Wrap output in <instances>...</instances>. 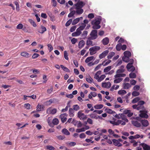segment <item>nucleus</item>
I'll use <instances>...</instances> for the list:
<instances>
[{
  "mask_svg": "<svg viewBox=\"0 0 150 150\" xmlns=\"http://www.w3.org/2000/svg\"><path fill=\"white\" fill-rule=\"evenodd\" d=\"M101 19H99L98 20H94L91 22V23L93 25L92 28L95 30L100 29L101 26L99 25L101 21Z\"/></svg>",
  "mask_w": 150,
  "mask_h": 150,
  "instance_id": "1",
  "label": "nucleus"
},
{
  "mask_svg": "<svg viewBox=\"0 0 150 150\" xmlns=\"http://www.w3.org/2000/svg\"><path fill=\"white\" fill-rule=\"evenodd\" d=\"M89 35L90 39L94 40L96 39L98 37L97 30L95 29L92 30Z\"/></svg>",
  "mask_w": 150,
  "mask_h": 150,
  "instance_id": "2",
  "label": "nucleus"
},
{
  "mask_svg": "<svg viewBox=\"0 0 150 150\" xmlns=\"http://www.w3.org/2000/svg\"><path fill=\"white\" fill-rule=\"evenodd\" d=\"M139 112L140 113L139 115V116L142 117L147 119L148 117V115L147 114L148 113V111L146 110H140Z\"/></svg>",
  "mask_w": 150,
  "mask_h": 150,
  "instance_id": "3",
  "label": "nucleus"
},
{
  "mask_svg": "<svg viewBox=\"0 0 150 150\" xmlns=\"http://www.w3.org/2000/svg\"><path fill=\"white\" fill-rule=\"evenodd\" d=\"M82 111H79L77 113L78 117L80 120H84L87 118L86 115H85L83 113H81Z\"/></svg>",
  "mask_w": 150,
  "mask_h": 150,
  "instance_id": "4",
  "label": "nucleus"
},
{
  "mask_svg": "<svg viewBox=\"0 0 150 150\" xmlns=\"http://www.w3.org/2000/svg\"><path fill=\"white\" fill-rule=\"evenodd\" d=\"M85 5V4L83 1H80L75 5L76 6L75 9H78L79 8H81Z\"/></svg>",
  "mask_w": 150,
  "mask_h": 150,
  "instance_id": "5",
  "label": "nucleus"
},
{
  "mask_svg": "<svg viewBox=\"0 0 150 150\" xmlns=\"http://www.w3.org/2000/svg\"><path fill=\"white\" fill-rule=\"evenodd\" d=\"M57 111V110L55 108L52 110L50 108H49L47 110V112L48 114H51L54 115L56 113Z\"/></svg>",
  "mask_w": 150,
  "mask_h": 150,
  "instance_id": "6",
  "label": "nucleus"
},
{
  "mask_svg": "<svg viewBox=\"0 0 150 150\" xmlns=\"http://www.w3.org/2000/svg\"><path fill=\"white\" fill-rule=\"evenodd\" d=\"M130 64H127L126 66L127 70L129 71L133 72L135 70V68L132 65H130Z\"/></svg>",
  "mask_w": 150,
  "mask_h": 150,
  "instance_id": "7",
  "label": "nucleus"
},
{
  "mask_svg": "<svg viewBox=\"0 0 150 150\" xmlns=\"http://www.w3.org/2000/svg\"><path fill=\"white\" fill-rule=\"evenodd\" d=\"M37 30L38 32L40 33L43 34L46 31L47 29L45 27L41 25V28L37 29Z\"/></svg>",
  "mask_w": 150,
  "mask_h": 150,
  "instance_id": "8",
  "label": "nucleus"
},
{
  "mask_svg": "<svg viewBox=\"0 0 150 150\" xmlns=\"http://www.w3.org/2000/svg\"><path fill=\"white\" fill-rule=\"evenodd\" d=\"M109 52L108 50H106L104 51L99 55V58L101 59L105 57L108 54Z\"/></svg>",
  "mask_w": 150,
  "mask_h": 150,
  "instance_id": "9",
  "label": "nucleus"
},
{
  "mask_svg": "<svg viewBox=\"0 0 150 150\" xmlns=\"http://www.w3.org/2000/svg\"><path fill=\"white\" fill-rule=\"evenodd\" d=\"M111 84L110 82H103L102 86L103 88H109L111 86Z\"/></svg>",
  "mask_w": 150,
  "mask_h": 150,
  "instance_id": "10",
  "label": "nucleus"
},
{
  "mask_svg": "<svg viewBox=\"0 0 150 150\" xmlns=\"http://www.w3.org/2000/svg\"><path fill=\"white\" fill-rule=\"evenodd\" d=\"M144 150H150V146L144 143H142L140 144Z\"/></svg>",
  "mask_w": 150,
  "mask_h": 150,
  "instance_id": "11",
  "label": "nucleus"
},
{
  "mask_svg": "<svg viewBox=\"0 0 150 150\" xmlns=\"http://www.w3.org/2000/svg\"><path fill=\"white\" fill-rule=\"evenodd\" d=\"M101 42L104 45H107L109 42V39L108 37H105L102 40Z\"/></svg>",
  "mask_w": 150,
  "mask_h": 150,
  "instance_id": "12",
  "label": "nucleus"
},
{
  "mask_svg": "<svg viewBox=\"0 0 150 150\" xmlns=\"http://www.w3.org/2000/svg\"><path fill=\"white\" fill-rule=\"evenodd\" d=\"M132 123L134 126L137 127H139L141 126V124L137 120L132 121Z\"/></svg>",
  "mask_w": 150,
  "mask_h": 150,
  "instance_id": "13",
  "label": "nucleus"
},
{
  "mask_svg": "<svg viewBox=\"0 0 150 150\" xmlns=\"http://www.w3.org/2000/svg\"><path fill=\"white\" fill-rule=\"evenodd\" d=\"M112 142H113V144L115 146H117L119 147L122 146V144L120 143L117 140L113 139L112 140Z\"/></svg>",
  "mask_w": 150,
  "mask_h": 150,
  "instance_id": "14",
  "label": "nucleus"
},
{
  "mask_svg": "<svg viewBox=\"0 0 150 150\" xmlns=\"http://www.w3.org/2000/svg\"><path fill=\"white\" fill-rule=\"evenodd\" d=\"M21 55L22 56L28 58L30 57V55L29 54L26 52H23L21 53Z\"/></svg>",
  "mask_w": 150,
  "mask_h": 150,
  "instance_id": "15",
  "label": "nucleus"
},
{
  "mask_svg": "<svg viewBox=\"0 0 150 150\" xmlns=\"http://www.w3.org/2000/svg\"><path fill=\"white\" fill-rule=\"evenodd\" d=\"M85 44V42L83 40L80 41L79 43V48L80 49L82 48L84 45Z\"/></svg>",
  "mask_w": 150,
  "mask_h": 150,
  "instance_id": "16",
  "label": "nucleus"
},
{
  "mask_svg": "<svg viewBox=\"0 0 150 150\" xmlns=\"http://www.w3.org/2000/svg\"><path fill=\"white\" fill-rule=\"evenodd\" d=\"M123 88L125 89H128L131 87V85L128 83H123Z\"/></svg>",
  "mask_w": 150,
  "mask_h": 150,
  "instance_id": "17",
  "label": "nucleus"
},
{
  "mask_svg": "<svg viewBox=\"0 0 150 150\" xmlns=\"http://www.w3.org/2000/svg\"><path fill=\"white\" fill-rule=\"evenodd\" d=\"M142 125L143 126L146 127L149 125V123L148 121L146 120H142L141 121Z\"/></svg>",
  "mask_w": 150,
  "mask_h": 150,
  "instance_id": "18",
  "label": "nucleus"
},
{
  "mask_svg": "<svg viewBox=\"0 0 150 150\" xmlns=\"http://www.w3.org/2000/svg\"><path fill=\"white\" fill-rule=\"evenodd\" d=\"M92 40H94L91 39L90 38L88 37L87 40L86 41V44L87 45H91L93 46V42Z\"/></svg>",
  "mask_w": 150,
  "mask_h": 150,
  "instance_id": "19",
  "label": "nucleus"
},
{
  "mask_svg": "<svg viewBox=\"0 0 150 150\" xmlns=\"http://www.w3.org/2000/svg\"><path fill=\"white\" fill-rule=\"evenodd\" d=\"M126 76V74H125L117 73V74L114 76V77L115 78L125 77Z\"/></svg>",
  "mask_w": 150,
  "mask_h": 150,
  "instance_id": "20",
  "label": "nucleus"
},
{
  "mask_svg": "<svg viewBox=\"0 0 150 150\" xmlns=\"http://www.w3.org/2000/svg\"><path fill=\"white\" fill-rule=\"evenodd\" d=\"M111 60H106L105 61H104L102 63V64L104 66H106L109 63H110L111 62Z\"/></svg>",
  "mask_w": 150,
  "mask_h": 150,
  "instance_id": "21",
  "label": "nucleus"
},
{
  "mask_svg": "<svg viewBox=\"0 0 150 150\" xmlns=\"http://www.w3.org/2000/svg\"><path fill=\"white\" fill-rule=\"evenodd\" d=\"M88 34V31H84L83 33L81 35V36L82 39H85L86 38V37Z\"/></svg>",
  "mask_w": 150,
  "mask_h": 150,
  "instance_id": "22",
  "label": "nucleus"
},
{
  "mask_svg": "<svg viewBox=\"0 0 150 150\" xmlns=\"http://www.w3.org/2000/svg\"><path fill=\"white\" fill-rule=\"evenodd\" d=\"M124 56L129 57H130L131 55V52L129 51H125L124 52Z\"/></svg>",
  "mask_w": 150,
  "mask_h": 150,
  "instance_id": "23",
  "label": "nucleus"
},
{
  "mask_svg": "<svg viewBox=\"0 0 150 150\" xmlns=\"http://www.w3.org/2000/svg\"><path fill=\"white\" fill-rule=\"evenodd\" d=\"M62 132L64 134L68 135L70 134V132L66 128H64L62 130Z\"/></svg>",
  "mask_w": 150,
  "mask_h": 150,
  "instance_id": "24",
  "label": "nucleus"
},
{
  "mask_svg": "<svg viewBox=\"0 0 150 150\" xmlns=\"http://www.w3.org/2000/svg\"><path fill=\"white\" fill-rule=\"evenodd\" d=\"M89 50L90 51V54L91 55H93L96 53V52L95 51L93 47L90 48Z\"/></svg>",
  "mask_w": 150,
  "mask_h": 150,
  "instance_id": "25",
  "label": "nucleus"
},
{
  "mask_svg": "<svg viewBox=\"0 0 150 150\" xmlns=\"http://www.w3.org/2000/svg\"><path fill=\"white\" fill-rule=\"evenodd\" d=\"M80 21V18H77L74 19L72 21L71 23L72 25H75L77 23Z\"/></svg>",
  "mask_w": 150,
  "mask_h": 150,
  "instance_id": "26",
  "label": "nucleus"
},
{
  "mask_svg": "<svg viewBox=\"0 0 150 150\" xmlns=\"http://www.w3.org/2000/svg\"><path fill=\"white\" fill-rule=\"evenodd\" d=\"M74 109L72 108H70L69 110V115L70 117H73L74 116Z\"/></svg>",
  "mask_w": 150,
  "mask_h": 150,
  "instance_id": "27",
  "label": "nucleus"
},
{
  "mask_svg": "<svg viewBox=\"0 0 150 150\" xmlns=\"http://www.w3.org/2000/svg\"><path fill=\"white\" fill-rule=\"evenodd\" d=\"M44 107L43 105H38L37 107V110L38 111H41L43 109Z\"/></svg>",
  "mask_w": 150,
  "mask_h": 150,
  "instance_id": "28",
  "label": "nucleus"
},
{
  "mask_svg": "<svg viewBox=\"0 0 150 150\" xmlns=\"http://www.w3.org/2000/svg\"><path fill=\"white\" fill-rule=\"evenodd\" d=\"M83 12V10L82 8H79L78 9H76L75 11L76 14L78 15H80L82 14Z\"/></svg>",
  "mask_w": 150,
  "mask_h": 150,
  "instance_id": "29",
  "label": "nucleus"
},
{
  "mask_svg": "<svg viewBox=\"0 0 150 150\" xmlns=\"http://www.w3.org/2000/svg\"><path fill=\"white\" fill-rule=\"evenodd\" d=\"M103 106L102 104H97L94 106L95 108L97 109H100L103 108Z\"/></svg>",
  "mask_w": 150,
  "mask_h": 150,
  "instance_id": "30",
  "label": "nucleus"
},
{
  "mask_svg": "<svg viewBox=\"0 0 150 150\" xmlns=\"http://www.w3.org/2000/svg\"><path fill=\"white\" fill-rule=\"evenodd\" d=\"M94 58L93 56H91L87 57L85 60V62L86 63H88L89 62L92 60Z\"/></svg>",
  "mask_w": 150,
  "mask_h": 150,
  "instance_id": "31",
  "label": "nucleus"
},
{
  "mask_svg": "<svg viewBox=\"0 0 150 150\" xmlns=\"http://www.w3.org/2000/svg\"><path fill=\"white\" fill-rule=\"evenodd\" d=\"M122 80L123 79L121 78L116 79L114 80V83H118L121 82Z\"/></svg>",
  "mask_w": 150,
  "mask_h": 150,
  "instance_id": "32",
  "label": "nucleus"
},
{
  "mask_svg": "<svg viewBox=\"0 0 150 150\" xmlns=\"http://www.w3.org/2000/svg\"><path fill=\"white\" fill-rule=\"evenodd\" d=\"M52 122L53 125H58L59 122L57 118L54 119L52 121Z\"/></svg>",
  "mask_w": 150,
  "mask_h": 150,
  "instance_id": "33",
  "label": "nucleus"
},
{
  "mask_svg": "<svg viewBox=\"0 0 150 150\" xmlns=\"http://www.w3.org/2000/svg\"><path fill=\"white\" fill-rule=\"evenodd\" d=\"M72 107L74 110L76 111H78L80 109L79 106L77 104L74 105Z\"/></svg>",
  "mask_w": 150,
  "mask_h": 150,
  "instance_id": "34",
  "label": "nucleus"
},
{
  "mask_svg": "<svg viewBox=\"0 0 150 150\" xmlns=\"http://www.w3.org/2000/svg\"><path fill=\"white\" fill-rule=\"evenodd\" d=\"M29 22L33 26L35 27H36L37 25L35 22L31 19H29L28 20Z\"/></svg>",
  "mask_w": 150,
  "mask_h": 150,
  "instance_id": "35",
  "label": "nucleus"
},
{
  "mask_svg": "<svg viewBox=\"0 0 150 150\" xmlns=\"http://www.w3.org/2000/svg\"><path fill=\"white\" fill-rule=\"evenodd\" d=\"M70 102H69L67 103V105L66 106L65 108L64 109H63L62 110V112H64L67 111L68 110V108L70 107V105H69Z\"/></svg>",
  "mask_w": 150,
  "mask_h": 150,
  "instance_id": "36",
  "label": "nucleus"
},
{
  "mask_svg": "<svg viewBox=\"0 0 150 150\" xmlns=\"http://www.w3.org/2000/svg\"><path fill=\"white\" fill-rule=\"evenodd\" d=\"M89 115L90 117L92 118L97 119V115L96 114L92 113Z\"/></svg>",
  "mask_w": 150,
  "mask_h": 150,
  "instance_id": "37",
  "label": "nucleus"
},
{
  "mask_svg": "<svg viewBox=\"0 0 150 150\" xmlns=\"http://www.w3.org/2000/svg\"><path fill=\"white\" fill-rule=\"evenodd\" d=\"M139 93L137 91H133L132 93V95L133 96H137L139 95Z\"/></svg>",
  "mask_w": 150,
  "mask_h": 150,
  "instance_id": "38",
  "label": "nucleus"
},
{
  "mask_svg": "<svg viewBox=\"0 0 150 150\" xmlns=\"http://www.w3.org/2000/svg\"><path fill=\"white\" fill-rule=\"evenodd\" d=\"M140 100V98L137 97L134 98L132 101V103H135L137 102H138L139 100Z\"/></svg>",
  "mask_w": 150,
  "mask_h": 150,
  "instance_id": "39",
  "label": "nucleus"
},
{
  "mask_svg": "<svg viewBox=\"0 0 150 150\" xmlns=\"http://www.w3.org/2000/svg\"><path fill=\"white\" fill-rule=\"evenodd\" d=\"M60 67L64 71L67 72H69L70 71V70L68 68L64 67L63 65H61Z\"/></svg>",
  "mask_w": 150,
  "mask_h": 150,
  "instance_id": "40",
  "label": "nucleus"
},
{
  "mask_svg": "<svg viewBox=\"0 0 150 150\" xmlns=\"http://www.w3.org/2000/svg\"><path fill=\"white\" fill-rule=\"evenodd\" d=\"M129 57H126L125 56L123 57L122 58V60L124 61L126 63H127L129 62Z\"/></svg>",
  "mask_w": 150,
  "mask_h": 150,
  "instance_id": "41",
  "label": "nucleus"
},
{
  "mask_svg": "<svg viewBox=\"0 0 150 150\" xmlns=\"http://www.w3.org/2000/svg\"><path fill=\"white\" fill-rule=\"evenodd\" d=\"M112 68L111 66H109L105 68L103 70L104 72H106L109 71Z\"/></svg>",
  "mask_w": 150,
  "mask_h": 150,
  "instance_id": "42",
  "label": "nucleus"
},
{
  "mask_svg": "<svg viewBox=\"0 0 150 150\" xmlns=\"http://www.w3.org/2000/svg\"><path fill=\"white\" fill-rule=\"evenodd\" d=\"M115 54L114 52H112L109 54L107 56V58L108 59H111L113 56Z\"/></svg>",
  "mask_w": 150,
  "mask_h": 150,
  "instance_id": "43",
  "label": "nucleus"
},
{
  "mask_svg": "<svg viewBox=\"0 0 150 150\" xmlns=\"http://www.w3.org/2000/svg\"><path fill=\"white\" fill-rule=\"evenodd\" d=\"M75 13V11H73L68 14V17L69 18H71L73 17Z\"/></svg>",
  "mask_w": 150,
  "mask_h": 150,
  "instance_id": "44",
  "label": "nucleus"
},
{
  "mask_svg": "<svg viewBox=\"0 0 150 150\" xmlns=\"http://www.w3.org/2000/svg\"><path fill=\"white\" fill-rule=\"evenodd\" d=\"M127 92L125 90H120L118 91V93L119 95H124Z\"/></svg>",
  "mask_w": 150,
  "mask_h": 150,
  "instance_id": "45",
  "label": "nucleus"
},
{
  "mask_svg": "<svg viewBox=\"0 0 150 150\" xmlns=\"http://www.w3.org/2000/svg\"><path fill=\"white\" fill-rule=\"evenodd\" d=\"M116 49L117 51H120L121 49V44L119 43L116 46Z\"/></svg>",
  "mask_w": 150,
  "mask_h": 150,
  "instance_id": "46",
  "label": "nucleus"
},
{
  "mask_svg": "<svg viewBox=\"0 0 150 150\" xmlns=\"http://www.w3.org/2000/svg\"><path fill=\"white\" fill-rule=\"evenodd\" d=\"M85 131V128L83 127L81 129H76V132L78 133H80Z\"/></svg>",
  "mask_w": 150,
  "mask_h": 150,
  "instance_id": "47",
  "label": "nucleus"
},
{
  "mask_svg": "<svg viewBox=\"0 0 150 150\" xmlns=\"http://www.w3.org/2000/svg\"><path fill=\"white\" fill-rule=\"evenodd\" d=\"M105 110L106 111V112L110 114H115V112L112 111V110H111L110 109H106Z\"/></svg>",
  "mask_w": 150,
  "mask_h": 150,
  "instance_id": "48",
  "label": "nucleus"
},
{
  "mask_svg": "<svg viewBox=\"0 0 150 150\" xmlns=\"http://www.w3.org/2000/svg\"><path fill=\"white\" fill-rule=\"evenodd\" d=\"M72 19H69L68 21H67L65 24V26L68 27L69 26L72 22Z\"/></svg>",
  "mask_w": 150,
  "mask_h": 150,
  "instance_id": "49",
  "label": "nucleus"
},
{
  "mask_svg": "<svg viewBox=\"0 0 150 150\" xmlns=\"http://www.w3.org/2000/svg\"><path fill=\"white\" fill-rule=\"evenodd\" d=\"M129 77L130 78H135L136 77V74L134 73H131L129 74Z\"/></svg>",
  "mask_w": 150,
  "mask_h": 150,
  "instance_id": "50",
  "label": "nucleus"
},
{
  "mask_svg": "<svg viewBox=\"0 0 150 150\" xmlns=\"http://www.w3.org/2000/svg\"><path fill=\"white\" fill-rule=\"evenodd\" d=\"M105 77V76L104 74L102 75L100 77V78L98 80V82H100L104 79Z\"/></svg>",
  "mask_w": 150,
  "mask_h": 150,
  "instance_id": "51",
  "label": "nucleus"
},
{
  "mask_svg": "<svg viewBox=\"0 0 150 150\" xmlns=\"http://www.w3.org/2000/svg\"><path fill=\"white\" fill-rule=\"evenodd\" d=\"M46 147L47 149L50 150H54L55 149V148L52 146L48 145Z\"/></svg>",
  "mask_w": 150,
  "mask_h": 150,
  "instance_id": "52",
  "label": "nucleus"
},
{
  "mask_svg": "<svg viewBox=\"0 0 150 150\" xmlns=\"http://www.w3.org/2000/svg\"><path fill=\"white\" fill-rule=\"evenodd\" d=\"M64 56L65 59L67 60H68L69 58L68 57V53L67 51H65L64 53Z\"/></svg>",
  "mask_w": 150,
  "mask_h": 150,
  "instance_id": "53",
  "label": "nucleus"
},
{
  "mask_svg": "<svg viewBox=\"0 0 150 150\" xmlns=\"http://www.w3.org/2000/svg\"><path fill=\"white\" fill-rule=\"evenodd\" d=\"M110 123L113 124L115 125H119V122H118V120L117 122H115L114 121H110Z\"/></svg>",
  "mask_w": 150,
  "mask_h": 150,
  "instance_id": "54",
  "label": "nucleus"
},
{
  "mask_svg": "<svg viewBox=\"0 0 150 150\" xmlns=\"http://www.w3.org/2000/svg\"><path fill=\"white\" fill-rule=\"evenodd\" d=\"M30 105L29 103H26L24 104V107L27 109L29 110L30 108Z\"/></svg>",
  "mask_w": 150,
  "mask_h": 150,
  "instance_id": "55",
  "label": "nucleus"
},
{
  "mask_svg": "<svg viewBox=\"0 0 150 150\" xmlns=\"http://www.w3.org/2000/svg\"><path fill=\"white\" fill-rule=\"evenodd\" d=\"M76 26H74L72 27L70 29V31L71 32H74L76 30Z\"/></svg>",
  "mask_w": 150,
  "mask_h": 150,
  "instance_id": "56",
  "label": "nucleus"
},
{
  "mask_svg": "<svg viewBox=\"0 0 150 150\" xmlns=\"http://www.w3.org/2000/svg\"><path fill=\"white\" fill-rule=\"evenodd\" d=\"M122 60L121 59H118L117 62V64L116 65V67H117L118 66L120 65L122 63Z\"/></svg>",
  "mask_w": 150,
  "mask_h": 150,
  "instance_id": "57",
  "label": "nucleus"
},
{
  "mask_svg": "<svg viewBox=\"0 0 150 150\" xmlns=\"http://www.w3.org/2000/svg\"><path fill=\"white\" fill-rule=\"evenodd\" d=\"M140 88V86L138 85H135L133 88V89L135 91H138Z\"/></svg>",
  "mask_w": 150,
  "mask_h": 150,
  "instance_id": "58",
  "label": "nucleus"
},
{
  "mask_svg": "<svg viewBox=\"0 0 150 150\" xmlns=\"http://www.w3.org/2000/svg\"><path fill=\"white\" fill-rule=\"evenodd\" d=\"M145 103V102L143 100H140L138 102V105H141V106H143L142 105H144Z\"/></svg>",
  "mask_w": 150,
  "mask_h": 150,
  "instance_id": "59",
  "label": "nucleus"
},
{
  "mask_svg": "<svg viewBox=\"0 0 150 150\" xmlns=\"http://www.w3.org/2000/svg\"><path fill=\"white\" fill-rule=\"evenodd\" d=\"M118 42L119 43H126V41H125V40L122 38H120L119 40L118 41Z\"/></svg>",
  "mask_w": 150,
  "mask_h": 150,
  "instance_id": "60",
  "label": "nucleus"
},
{
  "mask_svg": "<svg viewBox=\"0 0 150 150\" xmlns=\"http://www.w3.org/2000/svg\"><path fill=\"white\" fill-rule=\"evenodd\" d=\"M86 80L88 82L90 83H91L92 82L93 79L90 76L89 78H86Z\"/></svg>",
  "mask_w": 150,
  "mask_h": 150,
  "instance_id": "61",
  "label": "nucleus"
},
{
  "mask_svg": "<svg viewBox=\"0 0 150 150\" xmlns=\"http://www.w3.org/2000/svg\"><path fill=\"white\" fill-rule=\"evenodd\" d=\"M60 118H61V120L62 123H64L66 122L67 119L66 117H60Z\"/></svg>",
  "mask_w": 150,
  "mask_h": 150,
  "instance_id": "62",
  "label": "nucleus"
},
{
  "mask_svg": "<svg viewBox=\"0 0 150 150\" xmlns=\"http://www.w3.org/2000/svg\"><path fill=\"white\" fill-rule=\"evenodd\" d=\"M47 46L49 48V52H51V51L53 50V47L50 44H48L47 45Z\"/></svg>",
  "mask_w": 150,
  "mask_h": 150,
  "instance_id": "63",
  "label": "nucleus"
},
{
  "mask_svg": "<svg viewBox=\"0 0 150 150\" xmlns=\"http://www.w3.org/2000/svg\"><path fill=\"white\" fill-rule=\"evenodd\" d=\"M23 26L22 24L21 23L19 24L17 26V28L18 29H22Z\"/></svg>",
  "mask_w": 150,
  "mask_h": 150,
  "instance_id": "64",
  "label": "nucleus"
}]
</instances>
